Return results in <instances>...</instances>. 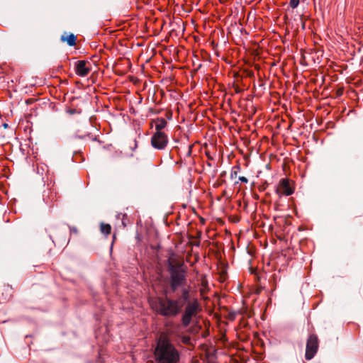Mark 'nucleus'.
Wrapping results in <instances>:
<instances>
[{
	"mask_svg": "<svg viewBox=\"0 0 363 363\" xmlns=\"http://www.w3.org/2000/svg\"><path fill=\"white\" fill-rule=\"evenodd\" d=\"M186 283V274L184 271L179 270L174 267L170 271V286L173 290Z\"/></svg>",
	"mask_w": 363,
	"mask_h": 363,
	"instance_id": "3",
	"label": "nucleus"
},
{
	"mask_svg": "<svg viewBox=\"0 0 363 363\" xmlns=\"http://www.w3.org/2000/svg\"><path fill=\"white\" fill-rule=\"evenodd\" d=\"M62 42H66L69 46H74L76 44L77 37L74 34L62 35L61 37Z\"/></svg>",
	"mask_w": 363,
	"mask_h": 363,
	"instance_id": "11",
	"label": "nucleus"
},
{
	"mask_svg": "<svg viewBox=\"0 0 363 363\" xmlns=\"http://www.w3.org/2000/svg\"><path fill=\"white\" fill-rule=\"evenodd\" d=\"M118 218L119 219H121L122 220V224L124 227L126 226V220L128 219V216L125 213H120L118 214L117 216Z\"/></svg>",
	"mask_w": 363,
	"mask_h": 363,
	"instance_id": "14",
	"label": "nucleus"
},
{
	"mask_svg": "<svg viewBox=\"0 0 363 363\" xmlns=\"http://www.w3.org/2000/svg\"><path fill=\"white\" fill-rule=\"evenodd\" d=\"M100 229L101 232L106 236L111 234V227L109 224L101 223Z\"/></svg>",
	"mask_w": 363,
	"mask_h": 363,
	"instance_id": "12",
	"label": "nucleus"
},
{
	"mask_svg": "<svg viewBox=\"0 0 363 363\" xmlns=\"http://www.w3.org/2000/svg\"><path fill=\"white\" fill-rule=\"evenodd\" d=\"M161 334L166 335L168 340H177L182 334V325L179 324H173L168 327L166 331L161 333Z\"/></svg>",
	"mask_w": 363,
	"mask_h": 363,
	"instance_id": "9",
	"label": "nucleus"
},
{
	"mask_svg": "<svg viewBox=\"0 0 363 363\" xmlns=\"http://www.w3.org/2000/svg\"><path fill=\"white\" fill-rule=\"evenodd\" d=\"M299 0H290L289 5L292 9H295L298 6Z\"/></svg>",
	"mask_w": 363,
	"mask_h": 363,
	"instance_id": "15",
	"label": "nucleus"
},
{
	"mask_svg": "<svg viewBox=\"0 0 363 363\" xmlns=\"http://www.w3.org/2000/svg\"><path fill=\"white\" fill-rule=\"evenodd\" d=\"M1 69L6 75L10 76L12 82H17L21 77L20 69L12 64H3Z\"/></svg>",
	"mask_w": 363,
	"mask_h": 363,
	"instance_id": "7",
	"label": "nucleus"
},
{
	"mask_svg": "<svg viewBox=\"0 0 363 363\" xmlns=\"http://www.w3.org/2000/svg\"><path fill=\"white\" fill-rule=\"evenodd\" d=\"M150 304L157 313L164 317H176L182 312V325L187 327L202 311L201 303L191 286L182 289L175 298L159 296L150 300Z\"/></svg>",
	"mask_w": 363,
	"mask_h": 363,
	"instance_id": "1",
	"label": "nucleus"
},
{
	"mask_svg": "<svg viewBox=\"0 0 363 363\" xmlns=\"http://www.w3.org/2000/svg\"><path fill=\"white\" fill-rule=\"evenodd\" d=\"M91 69V63L86 60H79L75 63V73L77 75L86 77Z\"/></svg>",
	"mask_w": 363,
	"mask_h": 363,
	"instance_id": "8",
	"label": "nucleus"
},
{
	"mask_svg": "<svg viewBox=\"0 0 363 363\" xmlns=\"http://www.w3.org/2000/svg\"><path fill=\"white\" fill-rule=\"evenodd\" d=\"M168 143V136L164 132H155L151 138V145L157 150H164Z\"/></svg>",
	"mask_w": 363,
	"mask_h": 363,
	"instance_id": "6",
	"label": "nucleus"
},
{
	"mask_svg": "<svg viewBox=\"0 0 363 363\" xmlns=\"http://www.w3.org/2000/svg\"><path fill=\"white\" fill-rule=\"evenodd\" d=\"M294 192L292 182L288 178H283L276 188V193L279 196H290Z\"/></svg>",
	"mask_w": 363,
	"mask_h": 363,
	"instance_id": "5",
	"label": "nucleus"
},
{
	"mask_svg": "<svg viewBox=\"0 0 363 363\" xmlns=\"http://www.w3.org/2000/svg\"><path fill=\"white\" fill-rule=\"evenodd\" d=\"M239 180L243 183H247L248 179L245 177H240Z\"/></svg>",
	"mask_w": 363,
	"mask_h": 363,
	"instance_id": "16",
	"label": "nucleus"
},
{
	"mask_svg": "<svg viewBox=\"0 0 363 363\" xmlns=\"http://www.w3.org/2000/svg\"><path fill=\"white\" fill-rule=\"evenodd\" d=\"M154 356L156 363H178L180 359L179 351L164 334L157 340Z\"/></svg>",
	"mask_w": 363,
	"mask_h": 363,
	"instance_id": "2",
	"label": "nucleus"
},
{
	"mask_svg": "<svg viewBox=\"0 0 363 363\" xmlns=\"http://www.w3.org/2000/svg\"><path fill=\"white\" fill-rule=\"evenodd\" d=\"M155 125L156 132H163L162 130L167 126V122L163 118H158L153 121Z\"/></svg>",
	"mask_w": 363,
	"mask_h": 363,
	"instance_id": "10",
	"label": "nucleus"
},
{
	"mask_svg": "<svg viewBox=\"0 0 363 363\" xmlns=\"http://www.w3.org/2000/svg\"><path fill=\"white\" fill-rule=\"evenodd\" d=\"M319 347V341L316 335L311 334L309 335L306 348L305 357L307 360H311L314 357L318 352Z\"/></svg>",
	"mask_w": 363,
	"mask_h": 363,
	"instance_id": "4",
	"label": "nucleus"
},
{
	"mask_svg": "<svg viewBox=\"0 0 363 363\" xmlns=\"http://www.w3.org/2000/svg\"><path fill=\"white\" fill-rule=\"evenodd\" d=\"M192 148H193V145H189V147H188V152H187V155L188 156H190L191 155V152H192Z\"/></svg>",
	"mask_w": 363,
	"mask_h": 363,
	"instance_id": "17",
	"label": "nucleus"
},
{
	"mask_svg": "<svg viewBox=\"0 0 363 363\" xmlns=\"http://www.w3.org/2000/svg\"><path fill=\"white\" fill-rule=\"evenodd\" d=\"M69 113H74V110L69 111Z\"/></svg>",
	"mask_w": 363,
	"mask_h": 363,
	"instance_id": "18",
	"label": "nucleus"
},
{
	"mask_svg": "<svg viewBox=\"0 0 363 363\" xmlns=\"http://www.w3.org/2000/svg\"><path fill=\"white\" fill-rule=\"evenodd\" d=\"M179 338L181 339V341L183 344L186 345H191V338L189 335L182 334Z\"/></svg>",
	"mask_w": 363,
	"mask_h": 363,
	"instance_id": "13",
	"label": "nucleus"
}]
</instances>
